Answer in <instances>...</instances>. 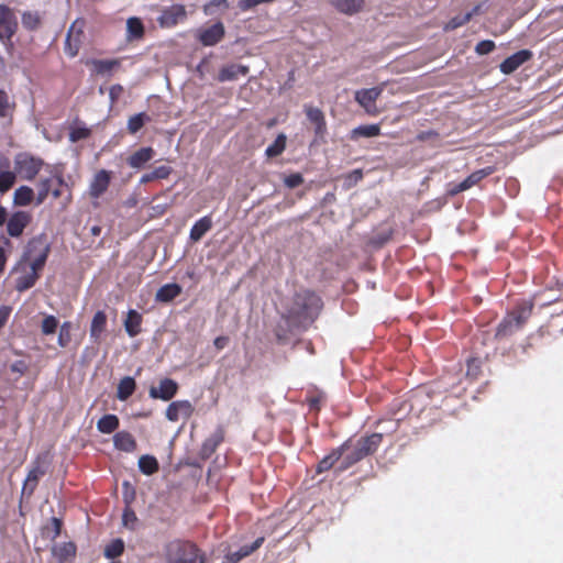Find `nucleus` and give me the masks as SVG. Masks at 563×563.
<instances>
[{"label": "nucleus", "mask_w": 563, "mask_h": 563, "mask_svg": "<svg viewBox=\"0 0 563 563\" xmlns=\"http://www.w3.org/2000/svg\"><path fill=\"white\" fill-rule=\"evenodd\" d=\"M47 254L48 246L42 241L34 240L29 244L23 257L13 269L18 290L22 291L34 285Z\"/></svg>", "instance_id": "nucleus-1"}, {"label": "nucleus", "mask_w": 563, "mask_h": 563, "mask_svg": "<svg viewBox=\"0 0 563 563\" xmlns=\"http://www.w3.org/2000/svg\"><path fill=\"white\" fill-rule=\"evenodd\" d=\"M320 309V298L309 290H302L294 297L287 318L291 323L307 327L316 319Z\"/></svg>", "instance_id": "nucleus-2"}, {"label": "nucleus", "mask_w": 563, "mask_h": 563, "mask_svg": "<svg viewBox=\"0 0 563 563\" xmlns=\"http://www.w3.org/2000/svg\"><path fill=\"white\" fill-rule=\"evenodd\" d=\"M167 563H206V555L196 543L175 539L165 545Z\"/></svg>", "instance_id": "nucleus-3"}, {"label": "nucleus", "mask_w": 563, "mask_h": 563, "mask_svg": "<svg viewBox=\"0 0 563 563\" xmlns=\"http://www.w3.org/2000/svg\"><path fill=\"white\" fill-rule=\"evenodd\" d=\"M58 329V347L66 349L69 347L75 331L77 330L76 324L73 322L66 321L59 325L58 320L54 316H45L41 323V330L44 335L55 334Z\"/></svg>", "instance_id": "nucleus-4"}, {"label": "nucleus", "mask_w": 563, "mask_h": 563, "mask_svg": "<svg viewBox=\"0 0 563 563\" xmlns=\"http://www.w3.org/2000/svg\"><path fill=\"white\" fill-rule=\"evenodd\" d=\"M51 460L48 453L38 454L31 464L26 478L23 483L22 494L32 496L35 492L38 481L43 477L49 467Z\"/></svg>", "instance_id": "nucleus-5"}, {"label": "nucleus", "mask_w": 563, "mask_h": 563, "mask_svg": "<svg viewBox=\"0 0 563 563\" xmlns=\"http://www.w3.org/2000/svg\"><path fill=\"white\" fill-rule=\"evenodd\" d=\"M532 306L527 305L519 308L517 311L509 313L498 325L496 338H506L516 331L528 320L531 314Z\"/></svg>", "instance_id": "nucleus-6"}, {"label": "nucleus", "mask_w": 563, "mask_h": 563, "mask_svg": "<svg viewBox=\"0 0 563 563\" xmlns=\"http://www.w3.org/2000/svg\"><path fill=\"white\" fill-rule=\"evenodd\" d=\"M384 90V84L355 91L356 102L366 111L368 114H377L379 112L376 100L379 98Z\"/></svg>", "instance_id": "nucleus-7"}, {"label": "nucleus", "mask_w": 563, "mask_h": 563, "mask_svg": "<svg viewBox=\"0 0 563 563\" xmlns=\"http://www.w3.org/2000/svg\"><path fill=\"white\" fill-rule=\"evenodd\" d=\"M110 181V172L100 169L95 173L88 188V196L95 205H97V200L108 190Z\"/></svg>", "instance_id": "nucleus-8"}, {"label": "nucleus", "mask_w": 563, "mask_h": 563, "mask_svg": "<svg viewBox=\"0 0 563 563\" xmlns=\"http://www.w3.org/2000/svg\"><path fill=\"white\" fill-rule=\"evenodd\" d=\"M84 26L82 20H76L69 27L66 37V53L74 57L78 54V51L84 42Z\"/></svg>", "instance_id": "nucleus-9"}, {"label": "nucleus", "mask_w": 563, "mask_h": 563, "mask_svg": "<svg viewBox=\"0 0 563 563\" xmlns=\"http://www.w3.org/2000/svg\"><path fill=\"white\" fill-rule=\"evenodd\" d=\"M225 439V428L223 426H218L216 430L203 441L199 455L202 460H208L212 456V454L217 451L219 445Z\"/></svg>", "instance_id": "nucleus-10"}, {"label": "nucleus", "mask_w": 563, "mask_h": 563, "mask_svg": "<svg viewBox=\"0 0 563 563\" xmlns=\"http://www.w3.org/2000/svg\"><path fill=\"white\" fill-rule=\"evenodd\" d=\"M195 411L189 400H176L168 405L165 416L169 421L176 422L179 419H189Z\"/></svg>", "instance_id": "nucleus-11"}, {"label": "nucleus", "mask_w": 563, "mask_h": 563, "mask_svg": "<svg viewBox=\"0 0 563 563\" xmlns=\"http://www.w3.org/2000/svg\"><path fill=\"white\" fill-rule=\"evenodd\" d=\"M41 166V161L26 155L19 156L15 161L16 172L26 180L33 179L40 172Z\"/></svg>", "instance_id": "nucleus-12"}, {"label": "nucleus", "mask_w": 563, "mask_h": 563, "mask_svg": "<svg viewBox=\"0 0 563 563\" xmlns=\"http://www.w3.org/2000/svg\"><path fill=\"white\" fill-rule=\"evenodd\" d=\"M18 26L13 12L5 5H0V41L11 38Z\"/></svg>", "instance_id": "nucleus-13"}, {"label": "nucleus", "mask_w": 563, "mask_h": 563, "mask_svg": "<svg viewBox=\"0 0 563 563\" xmlns=\"http://www.w3.org/2000/svg\"><path fill=\"white\" fill-rule=\"evenodd\" d=\"M178 384L169 378L159 382L158 386L150 388V396L154 399L170 400L178 391Z\"/></svg>", "instance_id": "nucleus-14"}, {"label": "nucleus", "mask_w": 563, "mask_h": 563, "mask_svg": "<svg viewBox=\"0 0 563 563\" xmlns=\"http://www.w3.org/2000/svg\"><path fill=\"white\" fill-rule=\"evenodd\" d=\"M532 57V53L528 49H521L511 56L507 57L499 66L500 71L505 75L512 74L523 63Z\"/></svg>", "instance_id": "nucleus-15"}, {"label": "nucleus", "mask_w": 563, "mask_h": 563, "mask_svg": "<svg viewBox=\"0 0 563 563\" xmlns=\"http://www.w3.org/2000/svg\"><path fill=\"white\" fill-rule=\"evenodd\" d=\"M224 32V25L218 22L209 27L200 30L198 32V37L203 45L212 46L222 40Z\"/></svg>", "instance_id": "nucleus-16"}, {"label": "nucleus", "mask_w": 563, "mask_h": 563, "mask_svg": "<svg viewBox=\"0 0 563 563\" xmlns=\"http://www.w3.org/2000/svg\"><path fill=\"white\" fill-rule=\"evenodd\" d=\"M350 449L349 442H344L339 448L333 449L327 456H324L317 465V473L321 474L330 471L335 463H338L346 450Z\"/></svg>", "instance_id": "nucleus-17"}, {"label": "nucleus", "mask_w": 563, "mask_h": 563, "mask_svg": "<svg viewBox=\"0 0 563 563\" xmlns=\"http://www.w3.org/2000/svg\"><path fill=\"white\" fill-rule=\"evenodd\" d=\"M383 441L382 433H372L371 435L360 438L355 444L364 457L374 454Z\"/></svg>", "instance_id": "nucleus-18"}, {"label": "nucleus", "mask_w": 563, "mask_h": 563, "mask_svg": "<svg viewBox=\"0 0 563 563\" xmlns=\"http://www.w3.org/2000/svg\"><path fill=\"white\" fill-rule=\"evenodd\" d=\"M31 216L25 211L14 212L7 224V231L11 236H19L22 234L24 228L29 224Z\"/></svg>", "instance_id": "nucleus-19"}, {"label": "nucleus", "mask_w": 563, "mask_h": 563, "mask_svg": "<svg viewBox=\"0 0 563 563\" xmlns=\"http://www.w3.org/2000/svg\"><path fill=\"white\" fill-rule=\"evenodd\" d=\"M330 4L342 14L355 15L364 10L365 0H330Z\"/></svg>", "instance_id": "nucleus-20"}, {"label": "nucleus", "mask_w": 563, "mask_h": 563, "mask_svg": "<svg viewBox=\"0 0 563 563\" xmlns=\"http://www.w3.org/2000/svg\"><path fill=\"white\" fill-rule=\"evenodd\" d=\"M264 542V538L260 537L257 538L252 544H245L241 547L238 551L229 552L224 556L223 563H239L242 559L249 556L253 552H255L257 549L261 548V545Z\"/></svg>", "instance_id": "nucleus-21"}, {"label": "nucleus", "mask_w": 563, "mask_h": 563, "mask_svg": "<svg viewBox=\"0 0 563 563\" xmlns=\"http://www.w3.org/2000/svg\"><path fill=\"white\" fill-rule=\"evenodd\" d=\"M347 442L350 444V449L346 450L345 453L342 455L341 462L335 470L338 473H342L349 470L354 464L365 459L364 455L361 452H358V449L356 448L355 443H352L351 441Z\"/></svg>", "instance_id": "nucleus-22"}, {"label": "nucleus", "mask_w": 563, "mask_h": 563, "mask_svg": "<svg viewBox=\"0 0 563 563\" xmlns=\"http://www.w3.org/2000/svg\"><path fill=\"white\" fill-rule=\"evenodd\" d=\"M186 18V10L183 5L176 4L170 7L169 9L165 10L159 22L163 26H174L178 22L185 20Z\"/></svg>", "instance_id": "nucleus-23"}, {"label": "nucleus", "mask_w": 563, "mask_h": 563, "mask_svg": "<svg viewBox=\"0 0 563 563\" xmlns=\"http://www.w3.org/2000/svg\"><path fill=\"white\" fill-rule=\"evenodd\" d=\"M113 444L117 450L131 453L136 450V441L129 431H119L113 437Z\"/></svg>", "instance_id": "nucleus-24"}, {"label": "nucleus", "mask_w": 563, "mask_h": 563, "mask_svg": "<svg viewBox=\"0 0 563 563\" xmlns=\"http://www.w3.org/2000/svg\"><path fill=\"white\" fill-rule=\"evenodd\" d=\"M490 170L481 169L471 174L462 183L450 189V195H456L461 191L467 190L484 179L487 175H489Z\"/></svg>", "instance_id": "nucleus-25"}, {"label": "nucleus", "mask_w": 563, "mask_h": 563, "mask_svg": "<svg viewBox=\"0 0 563 563\" xmlns=\"http://www.w3.org/2000/svg\"><path fill=\"white\" fill-rule=\"evenodd\" d=\"M249 71L247 66L231 64L223 66L218 75L219 81H229L236 79L240 75L244 76Z\"/></svg>", "instance_id": "nucleus-26"}, {"label": "nucleus", "mask_w": 563, "mask_h": 563, "mask_svg": "<svg viewBox=\"0 0 563 563\" xmlns=\"http://www.w3.org/2000/svg\"><path fill=\"white\" fill-rule=\"evenodd\" d=\"M306 114L310 122L316 125V134L322 137L325 133V121L322 111L319 108L308 106L306 107Z\"/></svg>", "instance_id": "nucleus-27"}, {"label": "nucleus", "mask_w": 563, "mask_h": 563, "mask_svg": "<svg viewBox=\"0 0 563 563\" xmlns=\"http://www.w3.org/2000/svg\"><path fill=\"white\" fill-rule=\"evenodd\" d=\"M154 154L152 147H142L128 158V163L132 168H141L154 157Z\"/></svg>", "instance_id": "nucleus-28"}, {"label": "nucleus", "mask_w": 563, "mask_h": 563, "mask_svg": "<svg viewBox=\"0 0 563 563\" xmlns=\"http://www.w3.org/2000/svg\"><path fill=\"white\" fill-rule=\"evenodd\" d=\"M181 286L175 283L162 286L155 294V299L158 302H169L181 294Z\"/></svg>", "instance_id": "nucleus-29"}, {"label": "nucleus", "mask_w": 563, "mask_h": 563, "mask_svg": "<svg viewBox=\"0 0 563 563\" xmlns=\"http://www.w3.org/2000/svg\"><path fill=\"white\" fill-rule=\"evenodd\" d=\"M124 329L130 336H134L141 332L142 316L136 310H129L123 321Z\"/></svg>", "instance_id": "nucleus-30"}, {"label": "nucleus", "mask_w": 563, "mask_h": 563, "mask_svg": "<svg viewBox=\"0 0 563 563\" xmlns=\"http://www.w3.org/2000/svg\"><path fill=\"white\" fill-rule=\"evenodd\" d=\"M0 192H7L15 183V173L9 169V162L4 161L0 164Z\"/></svg>", "instance_id": "nucleus-31"}, {"label": "nucleus", "mask_w": 563, "mask_h": 563, "mask_svg": "<svg viewBox=\"0 0 563 563\" xmlns=\"http://www.w3.org/2000/svg\"><path fill=\"white\" fill-rule=\"evenodd\" d=\"M380 134V128L378 124H365L354 128L351 131L350 137L353 141H357L360 137H375Z\"/></svg>", "instance_id": "nucleus-32"}, {"label": "nucleus", "mask_w": 563, "mask_h": 563, "mask_svg": "<svg viewBox=\"0 0 563 563\" xmlns=\"http://www.w3.org/2000/svg\"><path fill=\"white\" fill-rule=\"evenodd\" d=\"M120 421L115 415L109 413L102 416L97 422V429L101 433L110 434L119 428Z\"/></svg>", "instance_id": "nucleus-33"}, {"label": "nucleus", "mask_w": 563, "mask_h": 563, "mask_svg": "<svg viewBox=\"0 0 563 563\" xmlns=\"http://www.w3.org/2000/svg\"><path fill=\"white\" fill-rule=\"evenodd\" d=\"M76 550L74 542H64L53 548V554L59 562H65L76 555Z\"/></svg>", "instance_id": "nucleus-34"}, {"label": "nucleus", "mask_w": 563, "mask_h": 563, "mask_svg": "<svg viewBox=\"0 0 563 563\" xmlns=\"http://www.w3.org/2000/svg\"><path fill=\"white\" fill-rule=\"evenodd\" d=\"M34 198V191L31 187L21 186L13 192V205L14 206H27Z\"/></svg>", "instance_id": "nucleus-35"}, {"label": "nucleus", "mask_w": 563, "mask_h": 563, "mask_svg": "<svg viewBox=\"0 0 563 563\" xmlns=\"http://www.w3.org/2000/svg\"><path fill=\"white\" fill-rule=\"evenodd\" d=\"M107 317L103 311H98L92 318L90 325V336L98 340L106 330Z\"/></svg>", "instance_id": "nucleus-36"}, {"label": "nucleus", "mask_w": 563, "mask_h": 563, "mask_svg": "<svg viewBox=\"0 0 563 563\" xmlns=\"http://www.w3.org/2000/svg\"><path fill=\"white\" fill-rule=\"evenodd\" d=\"M212 225L209 217H203L198 220L190 230V239L195 242L199 241L203 234L210 230Z\"/></svg>", "instance_id": "nucleus-37"}, {"label": "nucleus", "mask_w": 563, "mask_h": 563, "mask_svg": "<svg viewBox=\"0 0 563 563\" xmlns=\"http://www.w3.org/2000/svg\"><path fill=\"white\" fill-rule=\"evenodd\" d=\"M135 390V380L132 377H124L118 385L117 397L120 400H126Z\"/></svg>", "instance_id": "nucleus-38"}, {"label": "nucleus", "mask_w": 563, "mask_h": 563, "mask_svg": "<svg viewBox=\"0 0 563 563\" xmlns=\"http://www.w3.org/2000/svg\"><path fill=\"white\" fill-rule=\"evenodd\" d=\"M140 471L145 475H153L159 468L156 457L153 455H142L139 460Z\"/></svg>", "instance_id": "nucleus-39"}, {"label": "nucleus", "mask_w": 563, "mask_h": 563, "mask_svg": "<svg viewBox=\"0 0 563 563\" xmlns=\"http://www.w3.org/2000/svg\"><path fill=\"white\" fill-rule=\"evenodd\" d=\"M483 361L479 357H468L466 361V378L476 380L482 373Z\"/></svg>", "instance_id": "nucleus-40"}, {"label": "nucleus", "mask_w": 563, "mask_h": 563, "mask_svg": "<svg viewBox=\"0 0 563 563\" xmlns=\"http://www.w3.org/2000/svg\"><path fill=\"white\" fill-rule=\"evenodd\" d=\"M124 552V542L122 539H113L104 548V556L108 559H117Z\"/></svg>", "instance_id": "nucleus-41"}, {"label": "nucleus", "mask_w": 563, "mask_h": 563, "mask_svg": "<svg viewBox=\"0 0 563 563\" xmlns=\"http://www.w3.org/2000/svg\"><path fill=\"white\" fill-rule=\"evenodd\" d=\"M148 121L150 117L144 112L134 114L128 120V130L131 134H135Z\"/></svg>", "instance_id": "nucleus-42"}, {"label": "nucleus", "mask_w": 563, "mask_h": 563, "mask_svg": "<svg viewBox=\"0 0 563 563\" xmlns=\"http://www.w3.org/2000/svg\"><path fill=\"white\" fill-rule=\"evenodd\" d=\"M286 146V136L279 134L275 142L266 148V155L269 157L278 156L283 153Z\"/></svg>", "instance_id": "nucleus-43"}, {"label": "nucleus", "mask_w": 563, "mask_h": 563, "mask_svg": "<svg viewBox=\"0 0 563 563\" xmlns=\"http://www.w3.org/2000/svg\"><path fill=\"white\" fill-rule=\"evenodd\" d=\"M472 13H465L463 15H456L452 18L444 26L445 31L455 30L470 21Z\"/></svg>", "instance_id": "nucleus-44"}, {"label": "nucleus", "mask_w": 563, "mask_h": 563, "mask_svg": "<svg viewBox=\"0 0 563 563\" xmlns=\"http://www.w3.org/2000/svg\"><path fill=\"white\" fill-rule=\"evenodd\" d=\"M126 30L129 35L140 37L143 34V25L136 18H130L126 22Z\"/></svg>", "instance_id": "nucleus-45"}, {"label": "nucleus", "mask_w": 563, "mask_h": 563, "mask_svg": "<svg viewBox=\"0 0 563 563\" xmlns=\"http://www.w3.org/2000/svg\"><path fill=\"white\" fill-rule=\"evenodd\" d=\"M323 400H324V394L319 390H316L314 393L309 394L306 398V401L309 405L311 410H319L320 404Z\"/></svg>", "instance_id": "nucleus-46"}, {"label": "nucleus", "mask_w": 563, "mask_h": 563, "mask_svg": "<svg viewBox=\"0 0 563 563\" xmlns=\"http://www.w3.org/2000/svg\"><path fill=\"white\" fill-rule=\"evenodd\" d=\"M29 369H30V362H27L26 360L16 361L15 363H13L10 366V371L13 374H16V376L14 377V380H16L20 376H22L23 374L29 372Z\"/></svg>", "instance_id": "nucleus-47"}, {"label": "nucleus", "mask_w": 563, "mask_h": 563, "mask_svg": "<svg viewBox=\"0 0 563 563\" xmlns=\"http://www.w3.org/2000/svg\"><path fill=\"white\" fill-rule=\"evenodd\" d=\"M122 522H123L124 527H126V528H130V529L135 528V525L137 522V517H136L135 512L129 506H126L123 511Z\"/></svg>", "instance_id": "nucleus-48"}, {"label": "nucleus", "mask_w": 563, "mask_h": 563, "mask_svg": "<svg viewBox=\"0 0 563 563\" xmlns=\"http://www.w3.org/2000/svg\"><path fill=\"white\" fill-rule=\"evenodd\" d=\"M495 48V43L490 40H484V41H481L479 43H477V45L475 46V52L478 54V55H486L490 52H493Z\"/></svg>", "instance_id": "nucleus-49"}, {"label": "nucleus", "mask_w": 563, "mask_h": 563, "mask_svg": "<svg viewBox=\"0 0 563 563\" xmlns=\"http://www.w3.org/2000/svg\"><path fill=\"white\" fill-rule=\"evenodd\" d=\"M151 173H152V178H154V180L155 179H165L170 175L172 168L169 166L163 165V166L156 167Z\"/></svg>", "instance_id": "nucleus-50"}, {"label": "nucleus", "mask_w": 563, "mask_h": 563, "mask_svg": "<svg viewBox=\"0 0 563 563\" xmlns=\"http://www.w3.org/2000/svg\"><path fill=\"white\" fill-rule=\"evenodd\" d=\"M11 113V107L8 96L0 91V117H8Z\"/></svg>", "instance_id": "nucleus-51"}, {"label": "nucleus", "mask_w": 563, "mask_h": 563, "mask_svg": "<svg viewBox=\"0 0 563 563\" xmlns=\"http://www.w3.org/2000/svg\"><path fill=\"white\" fill-rule=\"evenodd\" d=\"M41 189L37 195V203H42L49 192L51 179H44L41 181Z\"/></svg>", "instance_id": "nucleus-52"}, {"label": "nucleus", "mask_w": 563, "mask_h": 563, "mask_svg": "<svg viewBox=\"0 0 563 563\" xmlns=\"http://www.w3.org/2000/svg\"><path fill=\"white\" fill-rule=\"evenodd\" d=\"M40 19L38 15L33 13H25L23 15V24L29 29H34L38 25Z\"/></svg>", "instance_id": "nucleus-53"}, {"label": "nucleus", "mask_w": 563, "mask_h": 563, "mask_svg": "<svg viewBox=\"0 0 563 563\" xmlns=\"http://www.w3.org/2000/svg\"><path fill=\"white\" fill-rule=\"evenodd\" d=\"M284 181L287 187L295 188V187L299 186L300 184H302L303 179H302L301 175L292 174V175L287 176Z\"/></svg>", "instance_id": "nucleus-54"}, {"label": "nucleus", "mask_w": 563, "mask_h": 563, "mask_svg": "<svg viewBox=\"0 0 563 563\" xmlns=\"http://www.w3.org/2000/svg\"><path fill=\"white\" fill-rule=\"evenodd\" d=\"M88 134H89V131L86 128L74 129L70 132V141L76 142V141L82 140V139L87 137Z\"/></svg>", "instance_id": "nucleus-55"}, {"label": "nucleus", "mask_w": 563, "mask_h": 563, "mask_svg": "<svg viewBox=\"0 0 563 563\" xmlns=\"http://www.w3.org/2000/svg\"><path fill=\"white\" fill-rule=\"evenodd\" d=\"M115 62H98L96 63V69L98 73H104L112 68Z\"/></svg>", "instance_id": "nucleus-56"}, {"label": "nucleus", "mask_w": 563, "mask_h": 563, "mask_svg": "<svg viewBox=\"0 0 563 563\" xmlns=\"http://www.w3.org/2000/svg\"><path fill=\"white\" fill-rule=\"evenodd\" d=\"M220 5H224L227 7V0H212L210 3L206 4L205 5V11L206 13H212V9L213 7H220Z\"/></svg>", "instance_id": "nucleus-57"}, {"label": "nucleus", "mask_w": 563, "mask_h": 563, "mask_svg": "<svg viewBox=\"0 0 563 563\" xmlns=\"http://www.w3.org/2000/svg\"><path fill=\"white\" fill-rule=\"evenodd\" d=\"M261 3V0H241L240 8L242 10L251 9Z\"/></svg>", "instance_id": "nucleus-58"}, {"label": "nucleus", "mask_w": 563, "mask_h": 563, "mask_svg": "<svg viewBox=\"0 0 563 563\" xmlns=\"http://www.w3.org/2000/svg\"><path fill=\"white\" fill-rule=\"evenodd\" d=\"M229 346V340L227 338H218L214 340V347L217 350H223Z\"/></svg>", "instance_id": "nucleus-59"}, {"label": "nucleus", "mask_w": 563, "mask_h": 563, "mask_svg": "<svg viewBox=\"0 0 563 563\" xmlns=\"http://www.w3.org/2000/svg\"><path fill=\"white\" fill-rule=\"evenodd\" d=\"M52 523L54 526V538L60 534L62 530V521L58 518H52Z\"/></svg>", "instance_id": "nucleus-60"}, {"label": "nucleus", "mask_w": 563, "mask_h": 563, "mask_svg": "<svg viewBox=\"0 0 563 563\" xmlns=\"http://www.w3.org/2000/svg\"><path fill=\"white\" fill-rule=\"evenodd\" d=\"M8 314H9V309L1 307L0 308V329L2 328Z\"/></svg>", "instance_id": "nucleus-61"}, {"label": "nucleus", "mask_w": 563, "mask_h": 563, "mask_svg": "<svg viewBox=\"0 0 563 563\" xmlns=\"http://www.w3.org/2000/svg\"><path fill=\"white\" fill-rule=\"evenodd\" d=\"M5 255L3 249L0 247V273L3 271L4 264H5Z\"/></svg>", "instance_id": "nucleus-62"}, {"label": "nucleus", "mask_w": 563, "mask_h": 563, "mask_svg": "<svg viewBox=\"0 0 563 563\" xmlns=\"http://www.w3.org/2000/svg\"><path fill=\"white\" fill-rule=\"evenodd\" d=\"M7 219V210L4 207L0 206V225L5 222Z\"/></svg>", "instance_id": "nucleus-63"}, {"label": "nucleus", "mask_w": 563, "mask_h": 563, "mask_svg": "<svg viewBox=\"0 0 563 563\" xmlns=\"http://www.w3.org/2000/svg\"><path fill=\"white\" fill-rule=\"evenodd\" d=\"M152 180H154V178H152V173L151 172L147 173V174H144L142 176V178H141V183L142 184H146V183L152 181Z\"/></svg>", "instance_id": "nucleus-64"}]
</instances>
